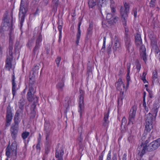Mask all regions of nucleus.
Masks as SVG:
<instances>
[{
	"mask_svg": "<svg viewBox=\"0 0 160 160\" xmlns=\"http://www.w3.org/2000/svg\"><path fill=\"white\" fill-rule=\"evenodd\" d=\"M159 108V106L158 105L154 106L151 112L147 115L145 118L146 124L144 133L149 132L152 129V123L156 120Z\"/></svg>",
	"mask_w": 160,
	"mask_h": 160,
	"instance_id": "1",
	"label": "nucleus"
},
{
	"mask_svg": "<svg viewBox=\"0 0 160 160\" xmlns=\"http://www.w3.org/2000/svg\"><path fill=\"white\" fill-rule=\"evenodd\" d=\"M17 144L16 142L14 141L11 146H8L6 149V154L8 158H12L13 159H15L17 158Z\"/></svg>",
	"mask_w": 160,
	"mask_h": 160,
	"instance_id": "2",
	"label": "nucleus"
},
{
	"mask_svg": "<svg viewBox=\"0 0 160 160\" xmlns=\"http://www.w3.org/2000/svg\"><path fill=\"white\" fill-rule=\"evenodd\" d=\"M44 130L46 140L45 147H50L52 144L51 140L50 137L51 132V128L49 123H45Z\"/></svg>",
	"mask_w": 160,
	"mask_h": 160,
	"instance_id": "3",
	"label": "nucleus"
},
{
	"mask_svg": "<svg viewBox=\"0 0 160 160\" xmlns=\"http://www.w3.org/2000/svg\"><path fill=\"white\" fill-rule=\"evenodd\" d=\"M35 92V90L33 88L32 85H30L28 92L27 95V97L28 101L33 102L34 104L37 103L38 101L37 97L34 95Z\"/></svg>",
	"mask_w": 160,
	"mask_h": 160,
	"instance_id": "4",
	"label": "nucleus"
},
{
	"mask_svg": "<svg viewBox=\"0 0 160 160\" xmlns=\"http://www.w3.org/2000/svg\"><path fill=\"white\" fill-rule=\"evenodd\" d=\"M27 8L24 5V2L22 0H21L19 14V20L21 26L22 25V23L24 21L25 15L27 11Z\"/></svg>",
	"mask_w": 160,
	"mask_h": 160,
	"instance_id": "5",
	"label": "nucleus"
},
{
	"mask_svg": "<svg viewBox=\"0 0 160 160\" xmlns=\"http://www.w3.org/2000/svg\"><path fill=\"white\" fill-rule=\"evenodd\" d=\"M124 7L125 10L123 11V9L121 7L120 10V14L121 16V19L123 20L124 24H126V20H127L128 18V13L129 11V5L128 3H125L124 4Z\"/></svg>",
	"mask_w": 160,
	"mask_h": 160,
	"instance_id": "6",
	"label": "nucleus"
},
{
	"mask_svg": "<svg viewBox=\"0 0 160 160\" xmlns=\"http://www.w3.org/2000/svg\"><path fill=\"white\" fill-rule=\"evenodd\" d=\"M117 88L118 90L120 92V96L118 98V101H122L124 98L123 95L124 93L123 91H122V88H125V86L121 78L118 79V81L116 83Z\"/></svg>",
	"mask_w": 160,
	"mask_h": 160,
	"instance_id": "7",
	"label": "nucleus"
},
{
	"mask_svg": "<svg viewBox=\"0 0 160 160\" xmlns=\"http://www.w3.org/2000/svg\"><path fill=\"white\" fill-rule=\"evenodd\" d=\"M160 146V138H158L150 143L147 146V150L151 152L157 149Z\"/></svg>",
	"mask_w": 160,
	"mask_h": 160,
	"instance_id": "8",
	"label": "nucleus"
},
{
	"mask_svg": "<svg viewBox=\"0 0 160 160\" xmlns=\"http://www.w3.org/2000/svg\"><path fill=\"white\" fill-rule=\"evenodd\" d=\"M12 113L11 108L10 106H8L7 108L6 113V122L5 126L7 127L9 126L12 118Z\"/></svg>",
	"mask_w": 160,
	"mask_h": 160,
	"instance_id": "9",
	"label": "nucleus"
},
{
	"mask_svg": "<svg viewBox=\"0 0 160 160\" xmlns=\"http://www.w3.org/2000/svg\"><path fill=\"white\" fill-rule=\"evenodd\" d=\"M137 109V106L135 105L133 106L131 108L128 118L129 123L133 124L134 123Z\"/></svg>",
	"mask_w": 160,
	"mask_h": 160,
	"instance_id": "10",
	"label": "nucleus"
},
{
	"mask_svg": "<svg viewBox=\"0 0 160 160\" xmlns=\"http://www.w3.org/2000/svg\"><path fill=\"white\" fill-rule=\"evenodd\" d=\"M19 130L18 124H14L12 125L10 128V131L11 136L12 139L15 140L16 139Z\"/></svg>",
	"mask_w": 160,
	"mask_h": 160,
	"instance_id": "11",
	"label": "nucleus"
},
{
	"mask_svg": "<svg viewBox=\"0 0 160 160\" xmlns=\"http://www.w3.org/2000/svg\"><path fill=\"white\" fill-rule=\"evenodd\" d=\"M124 42L127 50L129 52H132L133 50V47L130 37H125Z\"/></svg>",
	"mask_w": 160,
	"mask_h": 160,
	"instance_id": "12",
	"label": "nucleus"
},
{
	"mask_svg": "<svg viewBox=\"0 0 160 160\" xmlns=\"http://www.w3.org/2000/svg\"><path fill=\"white\" fill-rule=\"evenodd\" d=\"M29 104H28L27 100L23 97L19 99L18 102V106L20 109L23 111L25 108L26 110L28 109Z\"/></svg>",
	"mask_w": 160,
	"mask_h": 160,
	"instance_id": "13",
	"label": "nucleus"
},
{
	"mask_svg": "<svg viewBox=\"0 0 160 160\" xmlns=\"http://www.w3.org/2000/svg\"><path fill=\"white\" fill-rule=\"evenodd\" d=\"M112 46L114 52L116 51L119 52L121 50V43L117 38L114 39L112 43Z\"/></svg>",
	"mask_w": 160,
	"mask_h": 160,
	"instance_id": "14",
	"label": "nucleus"
},
{
	"mask_svg": "<svg viewBox=\"0 0 160 160\" xmlns=\"http://www.w3.org/2000/svg\"><path fill=\"white\" fill-rule=\"evenodd\" d=\"M58 145L56 150L55 157L58 158V160H62V157L64 154V151L62 147L59 148Z\"/></svg>",
	"mask_w": 160,
	"mask_h": 160,
	"instance_id": "15",
	"label": "nucleus"
},
{
	"mask_svg": "<svg viewBox=\"0 0 160 160\" xmlns=\"http://www.w3.org/2000/svg\"><path fill=\"white\" fill-rule=\"evenodd\" d=\"M79 110L78 112H79L80 116H81L82 113V111L84 109V104L83 99V96L82 94H80L79 97Z\"/></svg>",
	"mask_w": 160,
	"mask_h": 160,
	"instance_id": "16",
	"label": "nucleus"
},
{
	"mask_svg": "<svg viewBox=\"0 0 160 160\" xmlns=\"http://www.w3.org/2000/svg\"><path fill=\"white\" fill-rule=\"evenodd\" d=\"M65 0H52V6L54 9H57V7L61 6L64 3Z\"/></svg>",
	"mask_w": 160,
	"mask_h": 160,
	"instance_id": "17",
	"label": "nucleus"
},
{
	"mask_svg": "<svg viewBox=\"0 0 160 160\" xmlns=\"http://www.w3.org/2000/svg\"><path fill=\"white\" fill-rule=\"evenodd\" d=\"M140 55L145 62L147 60L146 49L144 45H142L140 49Z\"/></svg>",
	"mask_w": 160,
	"mask_h": 160,
	"instance_id": "18",
	"label": "nucleus"
},
{
	"mask_svg": "<svg viewBox=\"0 0 160 160\" xmlns=\"http://www.w3.org/2000/svg\"><path fill=\"white\" fill-rule=\"evenodd\" d=\"M135 42L136 46L139 47L140 48H141L142 44V40L140 34L138 33L135 36Z\"/></svg>",
	"mask_w": 160,
	"mask_h": 160,
	"instance_id": "19",
	"label": "nucleus"
},
{
	"mask_svg": "<svg viewBox=\"0 0 160 160\" xmlns=\"http://www.w3.org/2000/svg\"><path fill=\"white\" fill-rule=\"evenodd\" d=\"M146 146L145 145L142 144L138 148V150L139 151V154L140 157H142L146 152Z\"/></svg>",
	"mask_w": 160,
	"mask_h": 160,
	"instance_id": "20",
	"label": "nucleus"
},
{
	"mask_svg": "<svg viewBox=\"0 0 160 160\" xmlns=\"http://www.w3.org/2000/svg\"><path fill=\"white\" fill-rule=\"evenodd\" d=\"M12 58H11L8 57L6 62L5 68L8 71H10L12 67Z\"/></svg>",
	"mask_w": 160,
	"mask_h": 160,
	"instance_id": "21",
	"label": "nucleus"
},
{
	"mask_svg": "<svg viewBox=\"0 0 160 160\" xmlns=\"http://www.w3.org/2000/svg\"><path fill=\"white\" fill-rule=\"evenodd\" d=\"M151 44L152 46V50L153 51L156 53H158L159 52L158 47L155 41H152Z\"/></svg>",
	"mask_w": 160,
	"mask_h": 160,
	"instance_id": "22",
	"label": "nucleus"
},
{
	"mask_svg": "<svg viewBox=\"0 0 160 160\" xmlns=\"http://www.w3.org/2000/svg\"><path fill=\"white\" fill-rule=\"evenodd\" d=\"M81 22H79L78 24V32L76 36V43L77 45H78L81 37V31L80 29V26L81 25Z\"/></svg>",
	"mask_w": 160,
	"mask_h": 160,
	"instance_id": "23",
	"label": "nucleus"
},
{
	"mask_svg": "<svg viewBox=\"0 0 160 160\" xmlns=\"http://www.w3.org/2000/svg\"><path fill=\"white\" fill-rule=\"evenodd\" d=\"M109 111L108 110L107 113L106 114L105 113L104 115L103 124L105 127H108V126L109 122L108 121V119L109 116Z\"/></svg>",
	"mask_w": 160,
	"mask_h": 160,
	"instance_id": "24",
	"label": "nucleus"
},
{
	"mask_svg": "<svg viewBox=\"0 0 160 160\" xmlns=\"http://www.w3.org/2000/svg\"><path fill=\"white\" fill-rule=\"evenodd\" d=\"M64 78H63L62 81L59 82L57 85V88L59 91H63V88L64 85Z\"/></svg>",
	"mask_w": 160,
	"mask_h": 160,
	"instance_id": "25",
	"label": "nucleus"
},
{
	"mask_svg": "<svg viewBox=\"0 0 160 160\" xmlns=\"http://www.w3.org/2000/svg\"><path fill=\"white\" fill-rule=\"evenodd\" d=\"M10 25L9 20L7 17H5L4 19L3 23L2 24V26L3 27L4 29H6L7 28L8 29L9 28Z\"/></svg>",
	"mask_w": 160,
	"mask_h": 160,
	"instance_id": "26",
	"label": "nucleus"
},
{
	"mask_svg": "<svg viewBox=\"0 0 160 160\" xmlns=\"http://www.w3.org/2000/svg\"><path fill=\"white\" fill-rule=\"evenodd\" d=\"M97 0H88V4L89 8H93L96 5Z\"/></svg>",
	"mask_w": 160,
	"mask_h": 160,
	"instance_id": "27",
	"label": "nucleus"
},
{
	"mask_svg": "<svg viewBox=\"0 0 160 160\" xmlns=\"http://www.w3.org/2000/svg\"><path fill=\"white\" fill-rule=\"evenodd\" d=\"M107 160H117V156L116 154H114L111 159V151L109 152L107 156Z\"/></svg>",
	"mask_w": 160,
	"mask_h": 160,
	"instance_id": "28",
	"label": "nucleus"
},
{
	"mask_svg": "<svg viewBox=\"0 0 160 160\" xmlns=\"http://www.w3.org/2000/svg\"><path fill=\"white\" fill-rule=\"evenodd\" d=\"M123 24L124 26V28H125V37H129L128 35V28L127 27V20H126V24H124V22H123V19H121Z\"/></svg>",
	"mask_w": 160,
	"mask_h": 160,
	"instance_id": "29",
	"label": "nucleus"
},
{
	"mask_svg": "<svg viewBox=\"0 0 160 160\" xmlns=\"http://www.w3.org/2000/svg\"><path fill=\"white\" fill-rule=\"evenodd\" d=\"M20 115V113L19 111H17L16 112L14 117V123L18 124L19 123V120L18 118L19 116Z\"/></svg>",
	"mask_w": 160,
	"mask_h": 160,
	"instance_id": "30",
	"label": "nucleus"
},
{
	"mask_svg": "<svg viewBox=\"0 0 160 160\" xmlns=\"http://www.w3.org/2000/svg\"><path fill=\"white\" fill-rule=\"evenodd\" d=\"M111 1L110 8L111 9V12L114 13L116 12L115 5L114 2L112 0H110Z\"/></svg>",
	"mask_w": 160,
	"mask_h": 160,
	"instance_id": "31",
	"label": "nucleus"
},
{
	"mask_svg": "<svg viewBox=\"0 0 160 160\" xmlns=\"http://www.w3.org/2000/svg\"><path fill=\"white\" fill-rule=\"evenodd\" d=\"M152 79L153 82H157L158 81V78L157 74V72L156 71L153 72V75L152 76Z\"/></svg>",
	"mask_w": 160,
	"mask_h": 160,
	"instance_id": "32",
	"label": "nucleus"
},
{
	"mask_svg": "<svg viewBox=\"0 0 160 160\" xmlns=\"http://www.w3.org/2000/svg\"><path fill=\"white\" fill-rule=\"evenodd\" d=\"M16 83L15 82H12V94H13V96H14L16 93Z\"/></svg>",
	"mask_w": 160,
	"mask_h": 160,
	"instance_id": "33",
	"label": "nucleus"
},
{
	"mask_svg": "<svg viewBox=\"0 0 160 160\" xmlns=\"http://www.w3.org/2000/svg\"><path fill=\"white\" fill-rule=\"evenodd\" d=\"M30 134V133L28 132H25L22 134V137L23 140L27 138Z\"/></svg>",
	"mask_w": 160,
	"mask_h": 160,
	"instance_id": "34",
	"label": "nucleus"
},
{
	"mask_svg": "<svg viewBox=\"0 0 160 160\" xmlns=\"http://www.w3.org/2000/svg\"><path fill=\"white\" fill-rule=\"evenodd\" d=\"M42 37L41 35H39L37 39L36 44L40 45V43L42 42Z\"/></svg>",
	"mask_w": 160,
	"mask_h": 160,
	"instance_id": "35",
	"label": "nucleus"
},
{
	"mask_svg": "<svg viewBox=\"0 0 160 160\" xmlns=\"http://www.w3.org/2000/svg\"><path fill=\"white\" fill-rule=\"evenodd\" d=\"M112 14L108 13L106 16V19L108 20V22H111L112 20Z\"/></svg>",
	"mask_w": 160,
	"mask_h": 160,
	"instance_id": "36",
	"label": "nucleus"
},
{
	"mask_svg": "<svg viewBox=\"0 0 160 160\" xmlns=\"http://www.w3.org/2000/svg\"><path fill=\"white\" fill-rule=\"evenodd\" d=\"M156 0H151L150 3V7L151 8H154L156 4Z\"/></svg>",
	"mask_w": 160,
	"mask_h": 160,
	"instance_id": "37",
	"label": "nucleus"
},
{
	"mask_svg": "<svg viewBox=\"0 0 160 160\" xmlns=\"http://www.w3.org/2000/svg\"><path fill=\"white\" fill-rule=\"evenodd\" d=\"M92 29L88 28L87 30V36L88 37H90L92 34Z\"/></svg>",
	"mask_w": 160,
	"mask_h": 160,
	"instance_id": "38",
	"label": "nucleus"
},
{
	"mask_svg": "<svg viewBox=\"0 0 160 160\" xmlns=\"http://www.w3.org/2000/svg\"><path fill=\"white\" fill-rule=\"evenodd\" d=\"M146 74H145L144 72H143V75H142V78H141L142 79V80L143 82L144 83H148L147 81V80L146 79L145 76H146Z\"/></svg>",
	"mask_w": 160,
	"mask_h": 160,
	"instance_id": "39",
	"label": "nucleus"
},
{
	"mask_svg": "<svg viewBox=\"0 0 160 160\" xmlns=\"http://www.w3.org/2000/svg\"><path fill=\"white\" fill-rule=\"evenodd\" d=\"M39 69V68L38 66H36L34 67L33 68V72L38 73V70Z\"/></svg>",
	"mask_w": 160,
	"mask_h": 160,
	"instance_id": "40",
	"label": "nucleus"
},
{
	"mask_svg": "<svg viewBox=\"0 0 160 160\" xmlns=\"http://www.w3.org/2000/svg\"><path fill=\"white\" fill-rule=\"evenodd\" d=\"M40 46V45H37L36 44V45L33 49V52L35 53L37 52L38 51L39 49Z\"/></svg>",
	"mask_w": 160,
	"mask_h": 160,
	"instance_id": "41",
	"label": "nucleus"
},
{
	"mask_svg": "<svg viewBox=\"0 0 160 160\" xmlns=\"http://www.w3.org/2000/svg\"><path fill=\"white\" fill-rule=\"evenodd\" d=\"M68 99H69V100L68 102V106L71 105L72 103V102H73V100L72 99H70V98L69 97H67V98H66L65 99V100L67 101V100H68Z\"/></svg>",
	"mask_w": 160,
	"mask_h": 160,
	"instance_id": "42",
	"label": "nucleus"
},
{
	"mask_svg": "<svg viewBox=\"0 0 160 160\" xmlns=\"http://www.w3.org/2000/svg\"><path fill=\"white\" fill-rule=\"evenodd\" d=\"M137 9L136 8L133 9L132 13L133 14L134 18H136L137 17Z\"/></svg>",
	"mask_w": 160,
	"mask_h": 160,
	"instance_id": "43",
	"label": "nucleus"
},
{
	"mask_svg": "<svg viewBox=\"0 0 160 160\" xmlns=\"http://www.w3.org/2000/svg\"><path fill=\"white\" fill-rule=\"evenodd\" d=\"M34 41L33 40H30L29 41L28 43L27 44V45L29 48L31 47L33 44Z\"/></svg>",
	"mask_w": 160,
	"mask_h": 160,
	"instance_id": "44",
	"label": "nucleus"
},
{
	"mask_svg": "<svg viewBox=\"0 0 160 160\" xmlns=\"http://www.w3.org/2000/svg\"><path fill=\"white\" fill-rule=\"evenodd\" d=\"M13 46H9V54L11 56H12L13 54Z\"/></svg>",
	"mask_w": 160,
	"mask_h": 160,
	"instance_id": "45",
	"label": "nucleus"
},
{
	"mask_svg": "<svg viewBox=\"0 0 160 160\" xmlns=\"http://www.w3.org/2000/svg\"><path fill=\"white\" fill-rule=\"evenodd\" d=\"M61 58L60 57H58L56 60V62L57 64V66L58 67L59 66V63L61 61Z\"/></svg>",
	"mask_w": 160,
	"mask_h": 160,
	"instance_id": "46",
	"label": "nucleus"
},
{
	"mask_svg": "<svg viewBox=\"0 0 160 160\" xmlns=\"http://www.w3.org/2000/svg\"><path fill=\"white\" fill-rule=\"evenodd\" d=\"M136 68L137 69V71L138 72H139L141 68V65L140 63L137 62L136 64Z\"/></svg>",
	"mask_w": 160,
	"mask_h": 160,
	"instance_id": "47",
	"label": "nucleus"
},
{
	"mask_svg": "<svg viewBox=\"0 0 160 160\" xmlns=\"http://www.w3.org/2000/svg\"><path fill=\"white\" fill-rule=\"evenodd\" d=\"M127 123V120L126 118L124 117L122 120V125L125 126Z\"/></svg>",
	"mask_w": 160,
	"mask_h": 160,
	"instance_id": "48",
	"label": "nucleus"
},
{
	"mask_svg": "<svg viewBox=\"0 0 160 160\" xmlns=\"http://www.w3.org/2000/svg\"><path fill=\"white\" fill-rule=\"evenodd\" d=\"M118 20V18L117 17H115L114 18H112V21H111L112 23H116Z\"/></svg>",
	"mask_w": 160,
	"mask_h": 160,
	"instance_id": "49",
	"label": "nucleus"
},
{
	"mask_svg": "<svg viewBox=\"0 0 160 160\" xmlns=\"http://www.w3.org/2000/svg\"><path fill=\"white\" fill-rule=\"evenodd\" d=\"M62 25H59L58 26V29L59 31V33H62Z\"/></svg>",
	"mask_w": 160,
	"mask_h": 160,
	"instance_id": "50",
	"label": "nucleus"
},
{
	"mask_svg": "<svg viewBox=\"0 0 160 160\" xmlns=\"http://www.w3.org/2000/svg\"><path fill=\"white\" fill-rule=\"evenodd\" d=\"M83 140V138L81 135L79 137L78 139V141L80 143H82Z\"/></svg>",
	"mask_w": 160,
	"mask_h": 160,
	"instance_id": "51",
	"label": "nucleus"
},
{
	"mask_svg": "<svg viewBox=\"0 0 160 160\" xmlns=\"http://www.w3.org/2000/svg\"><path fill=\"white\" fill-rule=\"evenodd\" d=\"M126 80L127 82V87H128L129 85V82L130 81V76L126 77Z\"/></svg>",
	"mask_w": 160,
	"mask_h": 160,
	"instance_id": "52",
	"label": "nucleus"
},
{
	"mask_svg": "<svg viewBox=\"0 0 160 160\" xmlns=\"http://www.w3.org/2000/svg\"><path fill=\"white\" fill-rule=\"evenodd\" d=\"M9 46H13V41L11 36L9 38Z\"/></svg>",
	"mask_w": 160,
	"mask_h": 160,
	"instance_id": "53",
	"label": "nucleus"
},
{
	"mask_svg": "<svg viewBox=\"0 0 160 160\" xmlns=\"http://www.w3.org/2000/svg\"><path fill=\"white\" fill-rule=\"evenodd\" d=\"M50 147H45V150L46 154H47L48 153L50 149Z\"/></svg>",
	"mask_w": 160,
	"mask_h": 160,
	"instance_id": "54",
	"label": "nucleus"
},
{
	"mask_svg": "<svg viewBox=\"0 0 160 160\" xmlns=\"http://www.w3.org/2000/svg\"><path fill=\"white\" fill-rule=\"evenodd\" d=\"M62 38V33H59V39H58V42L59 43H60L61 41V39Z\"/></svg>",
	"mask_w": 160,
	"mask_h": 160,
	"instance_id": "55",
	"label": "nucleus"
},
{
	"mask_svg": "<svg viewBox=\"0 0 160 160\" xmlns=\"http://www.w3.org/2000/svg\"><path fill=\"white\" fill-rule=\"evenodd\" d=\"M149 93V97L150 98H152L153 97V94L152 93V92H151L150 90L149 91H148Z\"/></svg>",
	"mask_w": 160,
	"mask_h": 160,
	"instance_id": "56",
	"label": "nucleus"
},
{
	"mask_svg": "<svg viewBox=\"0 0 160 160\" xmlns=\"http://www.w3.org/2000/svg\"><path fill=\"white\" fill-rule=\"evenodd\" d=\"M36 148L38 150H40V143H38L36 146Z\"/></svg>",
	"mask_w": 160,
	"mask_h": 160,
	"instance_id": "57",
	"label": "nucleus"
},
{
	"mask_svg": "<svg viewBox=\"0 0 160 160\" xmlns=\"http://www.w3.org/2000/svg\"><path fill=\"white\" fill-rule=\"evenodd\" d=\"M143 106L144 108L145 109H146V108H147L146 106V104L145 102V100H143Z\"/></svg>",
	"mask_w": 160,
	"mask_h": 160,
	"instance_id": "58",
	"label": "nucleus"
},
{
	"mask_svg": "<svg viewBox=\"0 0 160 160\" xmlns=\"http://www.w3.org/2000/svg\"><path fill=\"white\" fill-rule=\"evenodd\" d=\"M41 137L40 134H39V137L38 138V143H40L41 141Z\"/></svg>",
	"mask_w": 160,
	"mask_h": 160,
	"instance_id": "59",
	"label": "nucleus"
},
{
	"mask_svg": "<svg viewBox=\"0 0 160 160\" xmlns=\"http://www.w3.org/2000/svg\"><path fill=\"white\" fill-rule=\"evenodd\" d=\"M2 48L1 45H0V56H2Z\"/></svg>",
	"mask_w": 160,
	"mask_h": 160,
	"instance_id": "60",
	"label": "nucleus"
},
{
	"mask_svg": "<svg viewBox=\"0 0 160 160\" xmlns=\"http://www.w3.org/2000/svg\"><path fill=\"white\" fill-rule=\"evenodd\" d=\"M132 130H131V133L133 135H134L136 134V131H133L132 130Z\"/></svg>",
	"mask_w": 160,
	"mask_h": 160,
	"instance_id": "61",
	"label": "nucleus"
},
{
	"mask_svg": "<svg viewBox=\"0 0 160 160\" xmlns=\"http://www.w3.org/2000/svg\"><path fill=\"white\" fill-rule=\"evenodd\" d=\"M15 75H14V73H13V74L12 75V82H15Z\"/></svg>",
	"mask_w": 160,
	"mask_h": 160,
	"instance_id": "62",
	"label": "nucleus"
},
{
	"mask_svg": "<svg viewBox=\"0 0 160 160\" xmlns=\"http://www.w3.org/2000/svg\"><path fill=\"white\" fill-rule=\"evenodd\" d=\"M126 155L124 154L122 157V160H127Z\"/></svg>",
	"mask_w": 160,
	"mask_h": 160,
	"instance_id": "63",
	"label": "nucleus"
},
{
	"mask_svg": "<svg viewBox=\"0 0 160 160\" xmlns=\"http://www.w3.org/2000/svg\"><path fill=\"white\" fill-rule=\"evenodd\" d=\"M130 65H127V69L128 72H130Z\"/></svg>",
	"mask_w": 160,
	"mask_h": 160,
	"instance_id": "64",
	"label": "nucleus"
}]
</instances>
